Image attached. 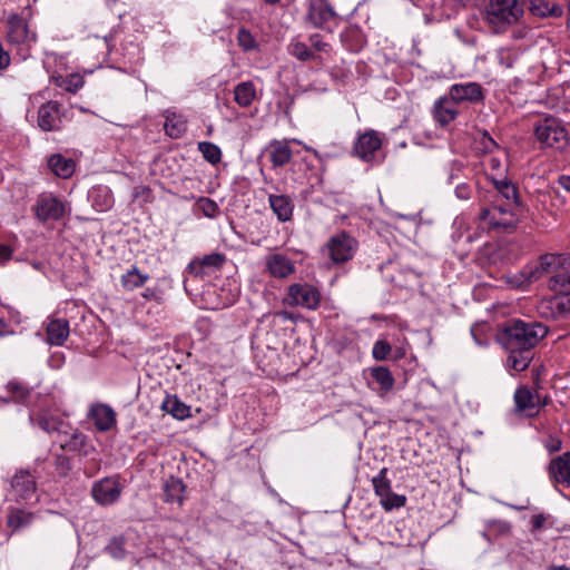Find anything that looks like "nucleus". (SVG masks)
Here are the masks:
<instances>
[{
  "mask_svg": "<svg viewBox=\"0 0 570 570\" xmlns=\"http://www.w3.org/2000/svg\"><path fill=\"white\" fill-rule=\"evenodd\" d=\"M548 334V327L539 322L519 318L508 321L498 333V342L508 352L507 367L525 371L534 357V348Z\"/></svg>",
  "mask_w": 570,
  "mask_h": 570,
  "instance_id": "1",
  "label": "nucleus"
},
{
  "mask_svg": "<svg viewBox=\"0 0 570 570\" xmlns=\"http://www.w3.org/2000/svg\"><path fill=\"white\" fill-rule=\"evenodd\" d=\"M525 276L530 283L549 276V286L552 291H564V286L570 282V264L563 255L544 254L535 264L527 266Z\"/></svg>",
  "mask_w": 570,
  "mask_h": 570,
  "instance_id": "2",
  "label": "nucleus"
},
{
  "mask_svg": "<svg viewBox=\"0 0 570 570\" xmlns=\"http://www.w3.org/2000/svg\"><path fill=\"white\" fill-rule=\"evenodd\" d=\"M523 16V7L519 0H488L485 21L495 33L505 31Z\"/></svg>",
  "mask_w": 570,
  "mask_h": 570,
  "instance_id": "3",
  "label": "nucleus"
},
{
  "mask_svg": "<svg viewBox=\"0 0 570 570\" xmlns=\"http://www.w3.org/2000/svg\"><path fill=\"white\" fill-rule=\"evenodd\" d=\"M533 132L541 148L562 150L569 141L566 128L558 118L552 116L539 118L533 125Z\"/></svg>",
  "mask_w": 570,
  "mask_h": 570,
  "instance_id": "4",
  "label": "nucleus"
},
{
  "mask_svg": "<svg viewBox=\"0 0 570 570\" xmlns=\"http://www.w3.org/2000/svg\"><path fill=\"white\" fill-rule=\"evenodd\" d=\"M522 210L499 203L480 210L479 219L489 229L510 232L517 228Z\"/></svg>",
  "mask_w": 570,
  "mask_h": 570,
  "instance_id": "5",
  "label": "nucleus"
},
{
  "mask_svg": "<svg viewBox=\"0 0 570 570\" xmlns=\"http://www.w3.org/2000/svg\"><path fill=\"white\" fill-rule=\"evenodd\" d=\"M283 303L288 306H301L307 309H315L321 303V293L311 284L295 283L288 286Z\"/></svg>",
  "mask_w": 570,
  "mask_h": 570,
  "instance_id": "6",
  "label": "nucleus"
},
{
  "mask_svg": "<svg viewBox=\"0 0 570 570\" xmlns=\"http://www.w3.org/2000/svg\"><path fill=\"white\" fill-rule=\"evenodd\" d=\"M56 443L60 449L66 452H75L80 455L87 456L94 446L89 443L88 436L80 432L78 429L71 428L68 423L56 435Z\"/></svg>",
  "mask_w": 570,
  "mask_h": 570,
  "instance_id": "7",
  "label": "nucleus"
},
{
  "mask_svg": "<svg viewBox=\"0 0 570 570\" xmlns=\"http://www.w3.org/2000/svg\"><path fill=\"white\" fill-rule=\"evenodd\" d=\"M10 487L16 502L37 501V479L29 470H18L11 478Z\"/></svg>",
  "mask_w": 570,
  "mask_h": 570,
  "instance_id": "8",
  "label": "nucleus"
},
{
  "mask_svg": "<svg viewBox=\"0 0 570 570\" xmlns=\"http://www.w3.org/2000/svg\"><path fill=\"white\" fill-rule=\"evenodd\" d=\"M353 237L347 232L343 230L330 237L323 248V253L326 254L334 264H342L353 258Z\"/></svg>",
  "mask_w": 570,
  "mask_h": 570,
  "instance_id": "9",
  "label": "nucleus"
},
{
  "mask_svg": "<svg viewBox=\"0 0 570 570\" xmlns=\"http://www.w3.org/2000/svg\"><path fill=\"white\" fill-rule=\"evenodd\" d=\"M382 135L375 130L365 131L358 136V159L368 164H380L384 160L382 151Z\"/></svg>",
  "mask_w": 570,
  "mask_h": 570,
  "instance_id": "10",
  "label": "nucleus"
},
{
  "mask_svg": "<svg viewBox=\"0 0 570 570\" xmlns=\"http://www.w3.org/2000/svg\"><path fill=\"white\" fill-rule=\"evenodd\" d=\"M558 295L546 299L540 305V313L553 320L570 318V281L564 291H556Z\"/></svg>",
  "mask_w": 570,
  "mask_h": 570,
  "instance_id": "11",
  "label": "nucleus"
},
{
  "mask_svg": "<svg viewBox=\"0 0 570 570\" xmlns=\"http://www.w3.org/2000/svg\"><path fill=\"white\" fill-rule=\"evenodd\" d=\"M335 18L336 13L327 0H308L305 21L312 27L330 30L328 24Z\"/></svg>",
  "mask_w": 570,
  "mask_h": 570,
  "instance_id": "12",
  "label": "nucleus"
},
{
  "mask_svg": "<svg viewBox=\"0 0 570 570\" xmlns=\"http://www.w3.org/2000/svg\"><path fill=\"white\" fill-rule=\"evenodd\" d=\"M362 375L367 386L380 396H384L393 390L395 380L385 366L380 365L364 368Z\"/></svg>",
  "mask_w": 570,
  "mask_h": 570,
  "instance_id": "13",
  "label": "nucleus"
},
{
  "mask_svg": "<svg viewBox=\"0 0 570 570\" xmlns=\"http://www.w3.org/2000/svg\"><path fill=\"white\" fill-rule=\"evenodd\" d=\"M121 487L114 476L104 478L92 484L91 495L100 505H110L118 501Z\"/></svg>",
  "mask_w": 570,
  "mask_h": 570,
  "instance_id": "14",
  "label": "nucleus"
},
{
  "mask_svg": "<svg viewBox=\"0 0 570 570\" xmlns=\"http://www.w3.org/2000/svg\"><path fill=\"white\" fill-rule=\"evenodd\" d=\"M264 266V272L276 279H287L296 272L294 261L282 253H272L265 256Z\"/></svg>",
  "mask_w": 570,
  "mask_h": 570,
  "instance_id": "15",
  "label": "nucleus"
},
{
  "mask_svg": "<svg viewBox=\"0 0 570 570\" xmlns=\"http://www.w3.org/2000/svg\"><path fill=\"white\" fill-rule=\"evenodd\" d=\"M36 217L41 220H59L66 214L65 204L57 197L41 195L33 206Z\"/></svg>",
  "mask_w": 570,
  "mask_h": 570,
  "instance_id": "16",
  "label": "nucleus"
},
{
  "mask_svg": "<svg viewBox=\"0 0 570 570\" xmlns=\"http://www.w3.org/2000/svg\"><path fill=\"white\" fill-rule=\"evenodd\" d=\"M514 406L517 413H523L527 417H534L539 414V392L529 386H520L515 390Z\"/></svg>",
  "mask_w": 570,
  "mask_h": 570,
  "instance_id": "17",
  "label": "nucleus"
},
{
  "mask_svg": "<svg viewBox=\"0 0 570 570\" xmlns=\"http://www.w3.org/2000/svg\"><path fill=\"white\" fill-rule=\"evenodd\" d=\"M61 105L58 101H48L38 110V126L45 131L59 130L61 128Z\"/></svg>",
  "mask_w": 570,
  "mask_h": 570,
  "instance_id": "18",
  "label": "nucleus"
},
{
  "mask_svg": "<svg viewBox=\"0 0 570 570\" xmlns=\"http://www.w3.org/2000/svg\"><path fill=\"white\" fill-rule=\"evenodd\" d=\"M226 262V256L220 253H210L202 258L193 259L188 266L187 271L189 274L195 277H204L208 274L209 271H215L222 268L224 263Z\"/></svg>",
  "mask_w": 570,
  "mask_h": 570,
  "instance_id": "19",
  "label": "nucleus"
},
{
  "mask_svg": "<svg viewBox=\"0 0 570 570\" xmlns=\"http://www.w3.org/2000/svg\"><path fill=\"white\" fill-rule=\"evenodd\" d=\"M548 474L552 483L570 487V451L550 461Z\"/></svg>",
  "mask_w": 570,
  "mask_h": 570,
  "instance_id": "20",
  "label": "nucleus"
},
{
  "mask_svg": "<svg viewBox=\"0 0 570 570\" xmlns=\"http://www.w3.org/2000/svg\"><path fill=\"white\" fill-rule=\"evenodd\" d=\"M491 181L498 196L503 200L502 205L522 210V202L515 184L507 178H491Z\"/></svg>",
  "mask_w": 570,
  "mask_h": 570,
  "instance_id": "21",
  "label": "nucleus"
},
{
  "mask_svg": "<svg viewBox=\"0 0 570 570\" xmlns=\"http://www.w3.org/2000/svg\"><path fill=\"white\" fill-rule=\"evenodd\" d=\"M449 96L456 104L463 101L479 102L484 98L482 87L478 82L454 83L449 89Z\"/></svg>",
  "mask_w": 570,
  "mask_h": 570,
  "instance_id": "22",
  "label": "nucleus"
},
{
  "mask_svg": "<svg viewBox=\"0 0 570 570\" xmlns=\"http://www.w3.org/2000/svg\"><path fill=\"white\" fill-rule=\"evenodd\" d=\"M117 414L108 404H95L89 411V417L100 432L110 431L117 423Z\"/></svg>",
  "mask_w": 570,
  "mask_h": 570,
  "instance_id": "23",
  "label": "nucleus"
},
{
  "mask_svg": "<svg viewBox=\"0 0 570 570\" xmlns=\"http://www.w3.org/2000/svg\"><path fill=\"white\" fill-rule=\"evenodd\" d=\"M456 102L450 97L439 98L433 108L434 119L441 125L446 126L458 116Z\"/></svg>",
  "mask_w": 570,
  "mask_h": 570,
  "instance_id": "24",
  "label": "nucleus"
},
{
  "mask_svg": "<svg viewBox=\"0 0 570 570\" xmlns=\"http://www.w3.org/2000/svg\"><path fill=\"white\" fill-rule=\"evenodd\" d=\"M30 421L46 433H56V435L66 426V422L60 417L49 414L46 411H35L30 413Z\"/></svg>",
  "mask_w": 570,
  "mask_h": 570,
  "instance_id": "25",
  "label": "nucleus"
},
{
  "mask_svg": "<svg viewBox=\"0 0 570 570\" xmlns=\"http://www.w3.org/2000/svg\"><path fill=\"white\" fill-rule=\"evenodd\" d=\"M268 203L281 223L292 220L294 213V202L287 195H274L268 196Z\"/></svg>",
  "mask_w": 570,
  "mask_h": 570,
  "instance_id": "26",
  "label": "nucleus"
},
{
  "mask_svg": "<svg viewBox=\"0 0 570 570\" xmlns=\"http://www.w3.org/2000/svg\"><path fill=\"white\" fill-rule=\"evenodd\" d=\"M35 518L36 514L33 512L18 507H10L6 517V525L12 532H16L29 527L33 522Z\"/></svg>",
  "mask_w": 570,
  "mask_h": 570,
  "instance_id": "27",
  "label": "nucleus"
},
{
  "mask_svg": "<svg viewBox=\"0 0 570 570\" xmlns=\"http://www.w3.org/2000/svg\"><path fill=\"white\" fill-rule=\"evenodd\" d=\"M47 342L50 345H62L70 333L69 322L66 318L50 320L46 328Z\"/></svg>",
  "mask_w": 570,
  "mask_h": 570,
  "instance_id": "28",
  "label": "nucleus"
},
{
  "mask_svg": "<svg viewBox=\"0 0 570 570\" xmlns=\"http://www.w3.org/2000/svg\"><path fill=\"white\" fill-rule=\"evenodd\" d=\"M7 37L12 43L17 45L27 41L29 29L26 20L18 14L9 17Z\"/></svg>",
  "mask_w": 570,
  "mask_h": 570,
  "instance_id": "29",
  "label": "nucleus"
},
{
  "mask_svg": "<svg viewBox=\"0 0 570 570\" xmlns=\"http://www.w3.org/2000/svg\"><path fill=\"white\" fill-rule=\"evenodd\" d=\"M50 170L59 178H69L76 169V163L71 158H66L61 154H55L48 159Z\"/></svg>",
  "mask_w": 570,
  "mask_h": 570,
  "instance_id": "30",
  "label": "nucleus"
},
{
  "mask_svg": "<svg viewBox=\"0 0 570 570\" xmlns=\"http://www.w3.org/2000/svg\"><path fill=\"white\" fill-rule=\"evenodd\" d=\"M160 409L173 415L177 420H185L191 416L190 406L181 402L177 395H166L163 400Z\"/></svg>",
  "mask_w": 570,
  "mask_h": 570,
  "instance_id": "31",
  "label": "nucleus"
},
{
  "mask_svg": "<svg viewBox=\"0 0 570 570\" xmlns=\"http://www.w3.org/2000/svg\"><path fill=\"white\" fill-rule=\"evenodd\" d=\"M256 99L255 85L252 81H243L234 88V100L242 107H249Z\"/></svg>",
  "mask_w": 570,
  "mask_h": 570,
  "instance_id": "32",
  "label": "nucleus"
},
{
  "mask_svg": "<svg viewBox=\"0 0 570 570\" xmlns=\"http://www.w3.org/2000/svg\"><path fill=\"white\" fill-rule=\"evenodd\" d=\"M185 484L178 479L170 476L164 484V500L166 502H177L181 504L184 501Z\"/></svg>",
  "mask_w": 570,
  "mask_h": 570,
  "instance_id": "33",
  "label": "nucleus"
},
{
  "mask_svg": "<svg viewBox=\"0 0 570 570\" xmlns=\"http://www.w3.org/2000/svg\"><path fill=\"white\" fill-rule=\"evenodd\" d=\"M287 51L291 56L295 57L302 62L317 61L321 62L322 58L320 55L314 53L313 49H309L308 45L303 41L292 40L287 46Z\"/></svg>",
  "mask_w": 570,
  "mask_h": 570,
  "instance_id": "34",
  "label": "nucleus"
},
{
  "mask_svg": "<svg viewBox=\"0 0 570 570\" xmlns=\"http://www.w3.org/2000/svg\"><path fill=\"white\" fill-rule=\"evenodd\" d=\"M292 150L286 142L273 141L269 147V159L274 167H283L289 163Z\"/></svg>",
  "mask_w": 570,
  "mask_h": 570,
  "instance_id": "35",
  "label": "nucleus"
},
{
  "mask_svg": "<svg viewBox=\"0 0 570 570\" xmlns=\"http://www.w3.org/2000/svg\"><path fill=\"white\" fill-rule=\"evenodd\" d=\"M148 279V274H142L136 266H134L121 276L120 284L125 291H134L142 287Z\"/></svg>",
  "mask_w": 570,
  "mask_h": 570,
  "instance_id": "36",
  "label": "nucleus"
},
{
  "mask_svg": "<svg viewBox=\"0 0 570 570\" xmlns=\"http://www.w3.org/2000/svg\"><path fill=\"white\" fill-rule=\"evenodd\" d=\"M52 81L58 87L62 88L63 90H66L68 92H72V94L77 92L85 85L83 77L80 76L79 73L52 77Z\"/></svg>",
  "mask_w": 570,
  "mask_h": 570,
  "instance_id": "37",
  "label": "nucleus"
},
{
  "mask_svg": "<svg viewBox=\"0 0 570 570\" xmlns=\"http://www.w3.org/2000/svg\"><path fill=\"white\" fill-rule=\"evenodd\" d=\"M165 131L170 138H180L187 130L186 120L180 117L171 116L167 117L165 121Z\"/></svg>",
  "mask_w": 570,
  "mask_h": 570,
  "instance_id": "38",
  "label": "nucleus"
},
{
  "mask_svg": "<svg viewBox=\"0 0 570 570\" xmlns=\"http://www.w3.org/2000/svg\"><path fill=\"white\" fill-rule=\"evenodd\" d=\"M198 150L203 155L204 159L212 165H216L222 159L220 148L210 141L198 142Z\"/></svg>",
  "mask_w": 570,
  "mask_h": 570,
  "instance_id": "39",
  "label": "nucleus"
},
{
  "mask_svg": "<svg viewBox=\"0 0 570 570\" xmlns=\"http://www.w3.org/2000/svg\"><path fill=\"white\" fill-rule=\"evenodd\" d=\"M7 390L10 394V397L6 400V402L12 401L17 403H26L30 396V390L24 384L19 382H9Z\"/></svg>",
  "mask_w": 570,
  "mask_h": 570,
  "instance_id": "40",
  "label": "nucleus"
},
{
  "mask_svg": "<svg viewBox=\"0 0 570 570\" xmlns=\"http://www.w3.org/2000/svg\"><path fill=\"white\" fill-rule=\"evenodd\" d=\"M126 539L122 535L114 537L110 539L109 543L106 546L105 551L112 557L114 559H124L126 556Z\"/></svg>",
  "mask_w": 570,
  "mask_h": 570,
  "instance_id": "41",
  "label": "nucleus"
},
{
  "mask_svg": "<svg viewBox=\"0 0 570 570\" xmlns=\"http://www.w3.org/2000/svg\"><path fill=\"white\" fill-rule=\"evenodd\" d=\"M386 472L387 469L383 468L380 470L379 474L372 479L375 493L380 498H382L385 494H389V492L391 491V482L386 478Z\"/></svg>",
  "mask_w": 570,
  "mask_h": 570,
  "instance_id": "42",
  "label": "nucleus"
},
{
  "mask_svg": "<svg viewBox=\"0 0 570 570\" xmlns=\"http://www.w3.org/2000/svg\"><path fill=\"white\" fill-rule=\"evenodd\" d=\"M53 466L59 478H67L72 470L71 459L63 453H57L53 456Z\"/></svg>",
  "mask_w": 570,
  "mask_h": 570,
  "instance_id": "43",
  "label": "nucleus"
},
{
  "mask_svg": "<svg viewBox=\"0 0 570 570\" xmlns=\"http://www.w3.org/2000/svg\"><path fill=\"white\" fill-rule=\"evenodd\" d=\"M405 495L396 494L392 492V490L389 492V494H385L382 498H380V503L382 504L385 511L400 509L405 504Z\"/></svg>",
  "mask_w": 570,
  "mask_h": 570,
  "instance_id": "44",
  "label": "nucleus"
},
{
  "mask_svg": "<svg viewBox=\"0 0 570 570\" xmlns=\"http://www.w3.org/2000/svg\"><path fill=\"white\" fill-rule=\"evenodd\" d=\"M196 206L208 218H216L220 213L217 203L208 197L198 198Z\"/></svg>",
  "mask_w": 570,
  "mask_h": 570,
  "instance_id": "45",
  "label": "nucleus"
},
{
  "mask_svg": "<svg viewBox=\"0 0 570 570\" xmlns=\"http://www.w3.org/2000/svg\"><path fill=\"white\" fill-rule=\"evenodd\" d=\"M237 42L245 51L254 50L257 47L256 39L250 31L245 28H240L238 30Z\"/></svg>",
  "mask_w": 570,
  "mask_h": 570,
  "instance_id": "46",
  "label": "nucleus"
},
{
  "mask_svg": "<svg viewBox=\"0 0 570 570\" xmlns=\"http://www.w3.org/2000/svg\"><path fill=\"white\" fill-rule=\"evenodd\" d=\"M392 351L391 344L385 340H379L374 343L372 355L376 361H384Z\"/></svg>",
  "mask_w": 570,
  "mask_h": 570,
  "instance_id": "47",
  "label": "nucleus"
},
{
  "mask_svg": "<svg viewBox=\"0 0 570 570\" xmlns=\"http://www.w3.org/2000/svg\"><path fill=\"white\" fill-rule=\"evenodd\" d=\"M308 47L313 49L314 53L320 55L322 52H328L331 45L324 41L323 36L320 33H313L308 37Z\"/></svg>",
  "mask_w": 570,
  "mask_h": 570,
  "instance_id": "48",
  "label": "nucleus"
},
{
  "mask_svg": "<svg viewBox=\"0 0 570 570\" xmlns=\"http://www.w3.org/2000/svg\"><path fill=\"white\" fill-rule=\"evenodd\" d=\"M510 530V523L501 520H492L488 522L487 531L483 532V535L488 537L489 533L508 534Z\"/></svg>",
  "mask_w": 570,
  "mask_h": 570,
  "instance_id": "49",
  "label": "nucleus"
},
{
  "mask_svg": "<svg viewBox=\"0 0 570 570\" xmlns=\"http://www.w3.org/2000/svg\"><path fill=\"white\" fill-rule=\"evenodd\" d=\"M480 148L485 154H492L494 150L499 149V145L497 141L489 135V132L483 131L480 138Z\"/></svg>",
  "mask_w": 570,
  "mask_h": 570,
  "instance_id": "50",
  "label": "nucleus"
},
{
  "mask_svg": "<svg viewBox=\"0 0 570 570\" xmlns=\"http://www.w3.org/2000/svg\"><path fill=\"white\" fill-rule=\"evenodd\" d=\"M355 30L353 28H347L341 33V41L346 46V48L351 51L355 50L356 41H355Z\"/></svg>",
  "mask_w": 570,
  "mask_h": 570,
  "instance_id": "51",
  "label": "nucleus"
},
{
  "mask_svg": "<svg viewBox=\"0 0 570 570\" xmlns=\"http://www.w3.org/2000/svg\"><path fill=\"white\" fill-rule=\"evenodd\" d=\"M544 448L548 450L549 453H554L561 450L562 448V441L560 438L549 434L548 438L544 440Z\"/></svg>",
  "mask_w": 570,
  "mask_h": 570,
  "instance_id": "52",
  "label": "nucleus"
},
{
  "mask_svg": "<svg viewBox=\"0 0 570 570\" xmlns=\"http://www.w3.org/2000/svg\"><path fill=\"white\" fill-rule=\"evenodd\" d=\"M472 189L471 186L468 184H459L455 187V195L459 199L466 200L471 197Z\"/></svg>",
  "mask_w": 570,
  "mask_h": 570,
  "instance_id": "53",
  "label": "nucleus"
},
{
  "mask_svg": "<svg viewBox=\"0 0 570 570\" xmlns=\"http://www.w3.org/2000/svg\"><path fill=\"white\" fill-rule=\"evenodd\" d=\"M482 325H479V324H474L472 327H471V335L473 336L474 341L476 344L479 345H484L485 344V341L481 337V331H482Z\"/></svg>",
  "mask_w": 570,
  "mask_h": 570,
  "instance_id": "54",
  "label": "nucleus"
},
{
  "mask_svg": "<svg viewBox=\"0 0 570 570\" xmlns=\"http://www.w3.org/2000/svg\"><path fill=\"white\" fill-rule=\"evenodd\" d=\"M12 253H13V249L11 248V246L7 245V244H0V259L1 261H9L12 256Z\"/></svg>",
  "mask_w": 570,
  "mask_h": 570,
  "instance_id": "55",
  "label": "nucleus"
},
{
  "mask_svg": "<svg viewBox=\"0 0 570 570\" xmlns=\"http://www.w3.org/2000/svg\"><path fill=\"white\" fill-rule=\"evenodd\" d=\"M546 522V517L543 514H535L531 519V524L533 530H539L543 527Z\"/></svg>",
  "mask_w": 570,
  "mask_h": 570,
  "instance_id": "56",
  "label": "nucleus"
},
{
  "mask_svg": "<svg viewBox=\"0 0 570 570\" xmlns=\"http://www.w3.org/2000/svg\"><path fill=\"white\" fill-rule=\"evenodd\" d=\"M546 10L551 16H558L561 13V8L557 6L554 2L547 1Z\"/></svg>",
  "mask_w": 570,
  "mask_h": 570,
  "instance_id": "57",
  "label": "nucleus"
},
{
  "mask_svg": "<svg viewBox=\"0 0 570 570\" xmlns=\"http://www.w3.org/2000/svg\"><path fill=\"white\" fill-rule=\"evenodd\" d=\"M13 334V331L9 327L3 318H0V337Z\"/></svg>",
  "mask_w": 570,
  "mask_h": 570,
  "instance_id": "58",
  "label": "nucleus"
},
{
  "mask_svg": "<svg viewBox=\"0 0 570 570\" xmlns=\"http://www.w3.org/2000/svg\"><path fill=\"white\" fill-rule=\"evenodd\" d=\"M558 183L563 189L570 193V175H561L558 178Z\"/></svg>",
  "mask_w": 570,
  "mask_h": 570,
  "instance_id": "59",
  "label": "nucleus"
},
{
  "mask_svg": "<svg viewBox=\"0 0 570 570\" xmlns=\"http://www.w3.org/2000/svg\"><path fill=\"white\" fill-rule=\"evenodd\" d=\"M63 354L62 353H55L51 357H50V365L53 366V367H59L61 362L63 361Z\"/></svg>",
  "mask_w": 570,
  "mask_h": 570,
  "instance_id": "60",
  "label": "nucleus"
},
{
  "mask_svg": "<svg viewBox=\"0 0 570 570\" xmlns=\"http://www.w3.org/2000/svg\"><path fill=\"white\" fill-rule=\"evenodd\" d=\"M488 165L492 170H499L501 168V160L497 157H490Z\"/></svg>",
  "mask_w": 570,
  "mask_h": 570,
  "instance_id": "61",
  "label": "nucleus"
},
{
  "mask_svg": "<svg viewBox=\"0 0 570 570\" xmlns=\"http://www.w3.org/2000/svg\"><path fill=\"white\" fill-rule=\"evenodd\" d=\"M538 409L540 410L541 407H544L547 405H549L551 403V397L549 395H544L542 396L540 393H539V400H538Z\"/></svg>",
  "mask_w": 570,
  "mask_h": 570,
  "instance_id": "62",
  "label": "nucleus"
},
{
  "mask_svg": "<svg viewBox=\"0 0 570 570\" xmlns=\"http://www.w3.org/2000/svg\"><path fill=\"white\" fill-rule=\"evenodd\" d=\"M141 296L146 299V301H151V299H156L157 295H156V292L151 288H146L142 293H141Z\"/></svg>",
  "mask_w": 570,
  "mask_h": 570,
  "instance_id": "63",
  "label": "nucleus"
},
{
  "mask_svg": "<svg viewBox=\"0 0 570 570\" xmlns=\"http://www.w3.org/2000/svg\"><path fill=\"white\" fill-rule=\"evenodd\" d=\"M547 570H570V567H567L564 564H561V566L550 564L547 567Z\"/></svg>",
  "mask_w": 570,
  "mask_h": 570,
  "instance_id": "64",
  "label": "nucleus"
}]
</instances>
